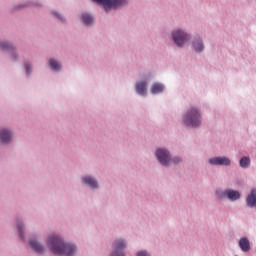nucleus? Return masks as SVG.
Returning <instances> with one entry per match:
<instances>
[{"label":"nucleus","instance_id":"f257e3e1","mask_svg":"<svg viewBox=\"0 0 256 256\" xmlns=\"http://www.w3.org/2000/svg\"><path fill=\"white\" fill-rule=\"evenodd\" d=\"M47 246L54 255L73 256L74 253H77V246L67 244L63 242V239L55 235L48 237Z\"/></svg>","mask_w":256,"mask_h":256},{"label":"nucleus","instance_id":"f03ea898","mask_svg":"<svg viewBox=\"0 0 256 256\" xmlns=\"http://www.w3.org/2000/svg\"><path fill=\"white\" fill-rule=\"evenodd\" d=\"M184 123L187 127H199L201 125V113L197 108H190L184 114Z\"/></svg>","mask_w":256,"mask_h":256},{"label":"nucleus","instance_id":"7ed1b4c3","mask_svg":"<svg viewBox=\"0 0 256 256\" xmlns=\"http://www.w3.org/2000/svg\"><path fill=\"white\" fill-rule=\"evenodd\" d=\"M99 5H103L105 11H109L113 7H121L127 4V0H93Z\"/></svg>","mask_w":256,"mask_h":256},{"label":"nucleus","instance_id":"20e7f679","mask_svg":"<svg viewBox=\"0 0 256 256\" xmlns=\"http://www.w3.org/2000/svg\"><path fill=\"white\" fill-rule=\"evenodd\" d=\"M173 41L178 47H183L187 41H189V36L187 33L181 31V30H176L172 34Z\"/></svg>","mask_w":256,"mask_h":256},{"label":"nucleus","instance_id":"39448f33","mask_svg":"<svg viewBox=\"0 0 256 256\" xmlns=\"http://www.w3.org/2000/svg\"><path fill=\"white\" fill-rule=\"evenodd\" d=\"M156 157L161 165H164V167H167L171 161V158L169 157V151L165 149H158L156 152Z\"/></svg>","mask_w":256,"mask_h":256},{"label":"nucleus","instance_id":"423d86ee","mask_svg":"<svg viewBox=\"0 0 256 256\" xmlns=\"http://www.w3.org/2000/svg\"><path fill=\"white\" fill-rule=\"evenodd\" d=\"M127 244H125V241L123 240H117L114 243V251L112 253V256H125V247Z\"/></svg>","mask_w":256,"mask_h":256},{"label":"nucleus","instance_id":"0eeeda50","mask_svg":"<svg viewBox=\"0 0 256 256\" xmlns=\"http://www.w3.org/2000/svg\"><path fill=\"white\" fill-rule=\"evenodd\" d=\"M209 164L210 165H225V166H229L231 165V160H229V158L227 157H215L212 159H209Z\"/></svg>","mask_w":256,"mask_h":256},{"label":"nucleus","instance_id":"6e6552de","mask_svg":"<svg viewBox=\"0 0 256 256\" xmlns=\"http://www.w3.org/2000/svg\"><path fill=\"white\" fill-rule=\"evenodd\" d=\"M224 197H227V199H229L230 201H237L238 199H241V194L239 193V191L225 190Z\"/></svg>","mask_w":256,"mask_h":256},{"label":"nucleus","instance_id":"1a4fd4ad","mask_svg":"<svg viewBox=\"0 0 256 256\" xmlns=\"http://www.w3.org/2000/svg\"><path fill=\"white\" fill-rule=\"evenodd\" d=\"M239 247L244 253H248V251H251V243L249 242V239H247V237L241 238L239 240Z\"/></svg>","mask_w":256,"mask_h":256},{"label":"nucleus","instance_id":"9d476101","mask_svg":"<svg viewBox=\"0 0 256 256\" xmlns=\"http://www.w3.org/2000/svg\"><path fill=\"white\" fill-rule=\"evenodd\" d=\"M30 245L36 253H45V246L40 244L36 239H31Z\"/></svg>","mask_w":256,"mask_h":256},{"label":"nucleus","instance_id":"9b49d317","mask_svg":"<svg viewBox=\"0 0 256 256\" xmlns=\"http://www.w3.org/2000/svg\"><path fill=\"white\" fill-rule=\"evenodd\" d=\"M136 92L138 95H146L147 93V82L142 81L136 84Z\"/></svg>","mask_w":256,"mask_h":256},{"label":"nucleus","instance_id":"f8f14e48","mask_svg":"<svg viewBox=\"0 0 256 256\" xmlns=\"http://www.w3.org/2000/svg\"><path fill=\"white\" fill-rule=\"evenodd\" d=\"M0 141L2 143H9L11 141V132L9 130H1L0 131Z\"/></svg>","mask_w":256,"mask_h":256},{"label":"nucleus","instance_id":"ddd939ff","mask_svg":"<svg viewBox=\"0 0 256 256\" xmlns=\"http://www.w3.org/2000/svg\"><path fill=\"white\" fill-rule=\"evenodd\" d=\"M83 183L85 185H89V187H91V189H96V187H98L97 180H95L93 177H90V176H85L83 178Z\"/></svg>","mask_w":256,"mask_h":256},{"label":"nucleus","instance_id":"4468645a","mask_svg":"<svg viewBox=\"0 0 256 256\" xmlns=\"http://www.w3.org/2000/svg\"><path fill=\"white\" fill-rule=\"evenodd\" d=\"M248 207H256V190H252L246 199Z\"/></svg>","mask_w":256,"mask_h":256},{"label":"nucleus","instance_id":"2eb2a0df","mask_svg":"<svg viewBox=\"0 0 256 256\" xmlns=\"http://www.w3.org/2000/svg\"><path fill=\"white\" fill-rule=\"evenodd\" d=\"M163 89H165V87L162 84L156 83L152 86L151 93L157 95V93H163Z\"/></svg>","mask_w":256,"mask_h":256},{"label":"nucleus","instance_id":"dca6fc26","mask_svg":"<svg viewBox=\"0 0 256 256\" xmlns=\"http://www.w3.org/2000/svg\"><path fill=\"white\" fill-rule=\"evenodd\" d=\"M82 21L85 25H92L93 23V16H91L90 14H82Z\"/></svg>","mask_w":256,"mask_h":256},{"label":"nucleus","instance_id":"f3484780","mask_svg":"<svg viewBox=\"0 0 256 256\" xmlns=\"http://www.w3.org/2000/svg\"><path fill=\"white\" fill-rule=\"evenodd\" d=\"M193 47L196 53H201V51L205 49V46H203V41L201 40H197L196 42H194Z\"/></svg>","mask_w":256,"mask_h":256},{"label":"nucleus","instance_id":"a211bd4d","mask_svg":"<svg viewBox=\"0 0 256 256\" xmlns=\"http://www.w3.org/2000/svg\"><path fill=\"white\" fill-rule=\"evenodd\" d=\"M49 65L54 71H59L61 69V64H59L55 59H50Z\"/></svg>","mask_w":256,"mask_h":256},{"label":"nucleus","instance_id":"6ab92c4d","mask_svg":"<svg viewBox=\"0 0 256 256\" xmlns=\"http://www.w3.org/2000/svg\"><path fill=\"white\" fill-rule=\"evenodd\" d=\"M0 49H2V51H9L13 49V46L8 42H0Z\"/></svg>","mask_w":256,"mask_h":256},{"label":"nucleus","instance_id":"aec40b11","mask_svg":"<svg viewBox=\"0 0 256 256\" xmlns=\"http://www.w3.org/2000/svg\"><path fill=\"white\" fill-rule=\"evenodd\" d=\"M251 160L249 159V157H243L240 160V166L243 168H246L248 165H250Z\"/></svg>","mask_w":256,"mask_h":256},{"label":"nucleus","instance_id":"412c9836","mask_svg":"<svg viewBox=\"0 0 256 256\" xmlns=\"http://www.w3.org/2000/svg\"><path fill=\"white\" fill-rule=\"evenodd\" d=\"M17 228L19 231L20 238L22 239V241H25V236L23 235V226H21L20 223H17Z\"/></svg>","mask_w":256,"mask_h":256},{"label":"nucleus","instance_id":"4be33fe9","mask_svg":"<svg viewBox=\"0 0 256 256\" xmlns=\"http://www.w3.org/2000/svg\"><path fill=\"white\" fill-rule=\"evenodd\" d=\"M25 69H26V73H27V75H29V73H31V65H29V64H25Z\"/></svg>","mask_w":256,"mask_h":256},{"label":"nucleus","instance_id":"5701e85b","mask_svg":"<svg viewBox=\"0 0 256 256\" xmlns=\"http://www.w3.org/2000/svg\"><path fill=\"white\" fill-rule=\"evenodd\" d=\"M137 256H149L146 251L138 252Z\"/></svg>","mask_w":256,"mask_h":256},{"label":"nucleus","instance_id":"b1692460","mask_svg":"<svg viewBox=\"0 0 256 256\" xmlns=\"http://www.w3.org/2000/svg\"><path fill=\"white\" fill-rule=\"evenodd\" d=\"M173 163H181V158L175 157L172 159Z\"/></svg>","mask_w":256,"mask_h":256},{"label":"nucleus","instance_id":"393cba45","mask_svg":"<svg viewBox=\"0 0 256 256\" xmlns=\"http://www.w3.org/2000/svg\"><path fill=\"white\" fill-rule=\"evenodd\" d=\"M54 17H57L58 19H63L58 13H54Z\"/></svg>","mask_w":256,"mask_h":256}]
</instances>
